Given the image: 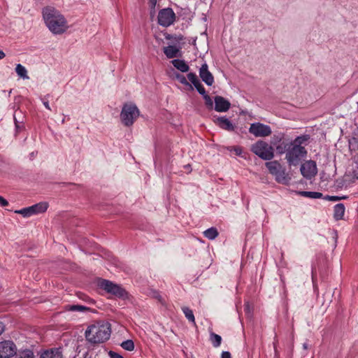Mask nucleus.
Returning a JSON list of instances; mask_svg holds the SVG:
<instances>
[{"instance_id": "nucleus-1", "label": "nucleus", "mask_w": 358, "mask_h": 358, "mask_svg": "<svg viewBox=\"0 0 358 358\" xmlns=\"http://www.w3.org/2000/svg\"><path fill=\"white\" fill-rule=\"evenodd\" d=\"M43 17L49 30L54 34H62L67 29V21L64 15L52 6H46L42 10Z\"/></svg>"}, {"instance_id": "nucleus-2", "label": "nucleus", "mask_w": 358, "mask_h": 358, "mask_svg": "<svg viewBox=\"0 0 358 358\" xmlns=\"http://www.w3.org/2000/svg\"><path fill=\"white\" fill-rule=\"evenodd\" d=\"M110 334V324L108 322L97 323L88 327L85 338L90 343L96 344L108 341Z\"/></svg>"}, {"instance_id": "nucleus-3", "label": "nucleus", "mask_w": 358, "mask_h": 358, "mask_svg": "<svg viewBox=\"0 0 358 358\" xmlns=\"http://www.w3.org/2000/svg\"><path fill=\"white\" fill-rule=\"evenodd\" d=\"M266 167L269 173L275 177L277 182L287 185L289 184L291 177L286 172V169L283 167L277 160L266 162Z\"/></svg>"}, {"instance_id": "nucleus-4", "label": "nucleus", "mask_w": 358, "mask_h": 358, "mask_svg": "<svg viewBox=\"0 0 358 358\" xmlns=\"http://www.w3.org/2000/svg\"><path fill=\"white\" fill-rule=\"evenodd\" d=\"M140 115L137 106L131 103H125L120 113V119L124 126H131Z\"/></svg>"}, {"instance_id": "nucleus-5", "label": "nucleus", "mask_w": 358, "mask_h": 358, "mask_svg": "<svg viewBox=\"0 0 358 358\" xmlns=\"http://www.w3.org/2000/svg\"><path fill=\"white\" fill-rule=\"evenodd\" d=\"M307 151L304 147H298L289 143L285 159L289 166L299 165L306 157Z\"/></svg>"}, {"instance_id": "nucleus-6", "label": "nucleus", "mask_w": 358, "mask_h": 358, "mask_svg": "<svg viewBox=\"0 0 358 358\" xmlns=\"http://www.w3.org/2000/svg\"><path fill=\"white\" fill-rule=\"evenodd\" d=\"M251 151L264 160H271L274 157L273 146L262 140L252 145Z\"/></svg>"}, {"instance_id": "nucleus-7", "label": "nucleus", "mask_w": 358, "mask_h": 358, "mask_svg": "<svg viewBox=\"0 0 358 358\" xmlns=\"http://www.w3.org/2000/svg\"><path fill=\"white\" fill-rule=\"evenodd\" d=\"M99 286L107 293L113 294L116 297L126 299L128 296L127 292L123 287L108 280H101L99 282Z\"/></svg>"}, {"instance_id": "nucleus-8", "label": "nucleus", "mask_w": 358, "mask_h": 358, "mask_svg": "<svg viewBox=\"0 0 358 358\" xmlns=\"http://www.w3.org/2000/svg\"><path fill=\"white\" fill-rule=\"evenodd\" d=\"M176 15L171 8L159 10L157 15V22L163 27H168L176 21Z\"/></svg>"}, {"instance_id": "nucleus-9", "label": "nucleus", "mask_w": 358, "mask_h": 358, "mask_svg": "<svg viewBox=\"0 0 358 358\" xmlns=\"http://www.w3.org/2000/svg\"><path fill=\"white\" fill-rule=\"evenodd\" d=\"M48 205L46 202H40L31 206L15 210V213L22 215L24 217H29L33 215L44 213L47 210Z\"/></svg>"}, {"instance_id": "nucleus-10", "label": "nucleus", "mask_w": 358, "mask_h": 358, "mask_svg": "<svg viewBox=\"0 0 358 358\" xmlns=\"http://www.w3.org/2000/svg\"><path fill=\"white\" fill-rule=\"evenodd\" d=\"M16 345L11 341L0 342V358H10L16 355Z\"/></svg>"}, {"instance_id": "nucleus-11", "label": "nucleus", "mask_w": 358, "mask_h": 358, "mask_svg": "<svg viewBox=\"0 0 358 358\" xmlns=\"http://www.w3.org/2000/svg\"><path fill=\"white\" fill-rule=\"evenodd\" d=\"M249 132L256 137H265L271 135V129L268 125L256 122L250 124Z\"/></svg>"}, {"instance_id": "nucleus-12", "label": "nucleus", "mask_w": 358, "mask_h": 358, "mask_svg": "<svg viewBox=\"0 0 358 358\" xmlns=\"http://www.w3.org/2000/svg\"><path fill=\"white\" fill-rule=\"evenodd\" d=\"M302 176L308 179H310L314 177L317 173V165L315 161L308 160L304 164H302L300 168Z\"/></svg>"}, {"instance_id": "nucleus-13", "label": "nucleus", "mask_w": 358, "mask_h": 358, "mask_svg": "<svg viewBox=\"0 0 358 358\" xmlns=\"http://www.w3.org/2000/svg\"><path fill=\"white\" fill-rule=\"evenodd\" d=\"M215 110L217 112H227L231 107V103L221 96H215Z\"/></svg>"}, {"instance_id": "nucleus-14", "label": "nucleus", "mask_w": 358, "mask_h": 358, "mask_svg": "<svg viewBox=\"0 0 358 358\" xmlns=\"http://www.w3.org/2000/svg\"><path fill=\"white\" fill-rule=\"evenodd\" d=\"M199 76L201 80L208 86H211L214 83V77L208 71V66L206 63L202 64L199 69Z\"/></svg>"}, {"instance_id": "nucleus-15", "label": "nucleus", "mask_w": 358, "mask_h": 358, "mask_svg": "<svg viewBox=\"0 0 358 358\" xmlns=\"http://www.w3.org/2000/svg\"><path fill=\"white\" fill-rule=\"evenodd\" d=\"M214 122L220 128L228 131H233L236 128V126L225 116L217 117L214 120Z\"/></svg>"}, {"instance_id": "nucleus-16", "label": "nucleus", "mask_w": 358, "mask_h": 358, "mask_svg": "<svg viewBox=\"0 0 358 358\" xmlns=\"http://www.w3.org/2000/svg\"><path fill=\"white\" fill-rule=\"evenodd\" d=\"M64 309L67 311L71 312H96L94 310L89 307L79 304H69L64 306Z\"/></svg>"}, {"instance_id": "nucleus-17", "label": "nucleus", "mask_w": 358, "mask_h": 358, "mask_svg": "<svg viewBox=\"0 0 358 358\" xmlns=\"http://www.w3.org/2000/svg\"><path fill=\"white\" fill-rule=\"evenodd\" d=\"M41 358H63L60 348H54L45 350L41 355Z\"/></svg>"}, {"instance_id": "nucleus-18", "label": "nucleus", "mask_w": 358, "mask_h": 358, "mask_svg": "<svg viewBox=\"0 0 358 358\" xmlns=\"http://www.w3.org/2000/svg\"><path fill=\"white\" fill-rule=\"evenodd\" d=\"M171 63L175 68L182 73H186L189 69L188 64L182 59H175L171 61Z\"/></svg>"}, {"instance_id": "nucleus-19", "label": "nucleus", "mask_w": 358, "mask_h": 358, "mask_svg": "<svg viewBox=\"0 0 358 358\" xmlns=\"http://www.w3.org/2000/svg\"><path fill=\"white\" fill-rule=\"evenodd\" d=\"M179 52V49L174 45H169L164 48V53L169 59L178 57Z\"/></svg>"}, {"instance_id": "nucleus-20", "label": "nucleus", "mask_w": 358, "mask_h": 358, "mask_svg": "<svg viewBox=\"0 0 358 358\" xmlns=\"http://www.w3.org/2000/svg\"><path fill=\"white\" fill-rule=\"evenodd\" d=\"M345 209V206L343 203H338L334 206V217L335 220H340L343 218Z\"/></svg>"}, {"instance_id": "nucleus-21", "label": "nucleus", "mask_w": 358, "mask_h": 358, "mask_svg": "<svg viewBox=\"0 0 358 358\" xmlns=\"http://www.w3.org/2000/svg\"><path fill=\"white\" fill-rule=\"evenodd\" d=\"M349 147L350 150H358V129L352 134V137L349 140Z\"/></svg>"}, {"instance_id": "nucleus-22", "label": "nucleus", "mask_w": 358, "mask_h": 358, "mask_svg": "<svg viewBox=\"0 0 358 358\" xmlns=\"http://www.w3.org/2000/svg\"><path fill=\"white\" fill-rule=\"evenodd\" d=\"M297 194L310 199H320L322 197V194L318 192L299 191Z\"/></svg>"}, {"instance_id": "nucleus-23", "label": "nucleus", "mask_w": 358, "mask_h": 358, "mask_svg": "<svg viewBox=\"0 0 358 358\" xmlns=\"http://www.w3.org/2000/svg\"><path fill=\"white\" fill-rule=\"evenodd\" d=\"M310 138L309 135H302L300 136H297L294 141L290 142L289 143L298 147H303L301 145L307 142Z\"/></svg>"}, {"instance_id": "nucleus-24", "label": "nucleus", "mask_w": 358, "mask_h": 358, "mask_svg": "<svg viewBox=\"0 0 358 358\" xmlns=\"http://www.w3.org/2000/svg\"><path fill=\"white\" fill-rule=\"evenodd\" d=\"M218 234L219 233L217 229L215 227H210L203 231L204 236L209 240H214L216 237H217Z\"/></svg>"}, {"instance_id": "nucleus-25", "label": "nucleus", "mask_w": 358, "mask_h": 358, "mask_svg": "<svg viewBox=\"0 0 358 358\" xmlns=\"http://www.w3.org/2000/svg\"><path fill=\"white\" fill-rule=\"evenodd\" d=\"M182 310L184 315H185L186 318L188 320V321L195 325L196 322L193 311L189 308L186 306L182 307Z\"/></svg>"}, {"instance_id": "nucleus-26", "label": "nucleus", "mask_w": 358, "mask_h": 358, "mask_svg": "<svg viewBox=\"0 0 358 358\" xmlns=\"http://www.w3.org/2000/svg\"><path fill=\"white\" fill-rule=\"evenodd\" d=\"M210 341L214 348H218L221 345L222 337L220 335L212 332L210 334Z\"/></svg>"}, {"instance_id": "nucleus-27", "label": "nucleus", "mask_w": 358, "mask_h": 358, "mask_svg": "<svg viewBox=\"0 0 358 358\" xmlns=\"http://www.w3.org/2000/svg\"><path fill=\"white\" fill-rule=\"evenodd\" d=\"M15 355V358H35L33 351L27 349L16 352Z\"/></svg>"}, {"instance_id": "nucleus-28", "label": "nucleus", "mask_w": 358, "mask_h": 358, "mask_svg": "<svg viewBox=\"0 0 358 358\" xmlns=\"http://www.w3.org/2000/svg\"><path fill=\"white\" fill-rule=\"evenodd\" d=\"M15 71L20 77H21L24 79L29 78V76H27V71L25 69V67L24 66H22V64H17V66L15 67Z\"/></svg>"}, {"instance_id": "nucleus-29", "label": "nucleus", "mask_w": 358, "mask_h": 358, "mask_svg": "<svg viewBox=\"0 0 358 358\" xmlns=\"http://www.w3.org/2000/svg\"><path fill=\"white\" fill-rule=\"evenodd\" d=\"M120 346L125 350L127 351H133L134 350L135 345L134 343L132 340L128 339L127 341H123Z\"/></svg>"}, {"instance_id": "nucleus-30", "label": "nucleus", "mask_w": 358, "mask_h": 358, "mask_svg": "<svg viewBox=\"0 0 358 358\" xmlns=\"http://www.w3.org/2000/svg\"><path fill=\"white\" fill-rule=\"evenodd\" d=\"M289 145V143H286L285 141H282L280 143H279L278 145H277L275 146V148H276V150L277 152L282 155L285 152L287 153V148Z\"/></svg>"}, {"instance_id": "nucleus-31", "label": "nucleus", "mask_w": 358, "mask_h": 358, "mask_svg": "<svg viewBox=\"0 0 358 358\" xmlns=\"http://www.w3.org/2000/svg\"><path fill=\"white\" fill-rule=\"evenodd\" d=\"M175 78H176V79H177V80H178L181 84H183V85H185L189 86V88H190L191 90H193L192 86L189 83V82L187 80L186 78H185L183 75H182V74H180V73H176L175 74Z\"/></svg>"}, {"instance_id": "nucleus-32", "label": "nucleus", "mask_w": 358, "mask_h": 358, "mask_svg": "<svg viewBox=\"0 0 358 358\" xmlns=\"http://www.w3.org/2000/svg\"><path fill=\"white\" fill-rule=\"evenodd\" d=\"M203 98L205 101V104L208 109L212 110L213 108V101L210 96L206 94V92L204 94V95H202Z\"/></svg>"}, {"instance_id": "nucleus-33", "label": "nucleus", "mask_w": 358, "mask_h": 358, "mask_svg": "<svg viewBox=\"0 0 358 358\" xmlns=\"http://www.w3.org/2000/svg\"><path fill=\"white\" fill-rule=\"evenodd\" d=\"M282 138L283 135L281 134H279L278 135H273V136L271 139V145L276 146L277 145L282 142Z\"/></svg>"}, {"instance_id": "nucleus-34", "label": "nucleus", "mask_w": 358, "mask_h": 358, "mask_svg": "<svg viewBox=\"0 0 358 358\" xmlns=\"http://www.w3.org/2000/svg\"><path fill=\"white\" fill-rule=\"evenodd\" d=\"M194 87L196 89L197 92L201 95H204V94L206 92L204 87L201 83L200 80H199L195 85H194Z\"/></svg>"}, {"instance_id": "nucleus-35", "label": "nucleus", "mask_w": 358, "mask_h": 358, "mask_svg": "<svg viewBox=\"0 0 358 358\" xmlns=\"http://www.w3.org/2000/svg\"><path fill=\"white\" fill-rule=\"evenodd\" d=\"M187 78L193 85L199 80L197 76L194 73H189L187 74Z\"/></svg>"}, {"instance_id": "nucleus-36", "label": "nucleus", "mask_w": 358, "mask_h": 358, "mask_svg": "<svg viewBox=\"0 0 358 358\" xmlns=\"http://www.w3.org/2000/svg\"><path fill=\"white\" fill-rule=\"evenodd\" d=\"M352 182L358 180V169H354L352 172Z\"/></svg>"}, {"instance_id": "nucleus-37", "label": "nucleus", "mask_w": 358, "mask_h": 358, "mask_svg": "<svg viewBox=\"0 0 358 358\" xmlns=\"http://www.w3.org/2000/svg\"><path fill=\"white\" fill-rule=\"evenodd\" d=\"M109 355L110 358H124L121 355L113 351H110Z\"/></svg>"}, {"instance_id": "nucleus-38", "label": "nucleus", "mask_w": 358, "mask_h": 358, "mask_svg": "<svg viewBox=\"0 0 358 358\" xmlns=\"http://www.w3.org/2000/svg\"><path fill=\"white\" fill-rule=\"evenodd\" d=\"M0 205L3 207L7 206L8 205V201L1 196H0Z\"/></svg>"}, {"instance_id": "nucleus-39", "label": "nucleus", "mask_w": 358, "mask_h": 358, "mask_svg": "<svg viewBox=\"0 0 358 358\" xmlns=\"http://www.w3.org/2000/svg\"><path fill=\"white\" fill-rule=\"evenodd\" d=\"M221 358H231V353L228 351H223L221 355Z\"/></svg>"}, {"instance_id": "nucleus-40", "label": "nucleus", "mask_w": 358, "mask_h": 358, "mask_svg": "<svg viewBox=\"0 0 358 358\" xmlns=\"http://www.w3.org/2000/svg\"><path fill=\"white\" fill-rule=\"evenodd\" d=\"M150 8L155 12V6L157 4V0H149Z\"/></svg>"}, {"instance_id": "nucleus-41", "label": "nucleus", "mask_w": 358, "mask_h": 358, "mask_svg": "<svg viewBox=\"0 0 358 358\" xmlns=\"http://www.w3.org/2000/svg\"><path fill=\"white\" fill-rule=\"evenodd\" d=\"M327 198L329 201H338L341 199V197L337 196H327Z\"/></svg>"}, {"instance_id": "nucleus-42", "label": "nucleus", "mask_w": 358, "mask_h": 358, "mask_svg": "<svg viewBox=\"0 0 358 358\" xmlns=\"http://www.w3.org/2000/svg\"><path fill=\"white\" fill-rule=\"evenodd\" d=\"M14 121H15V127H16V128L18 129L20 128V124L22 123V122H19V121L17 120V117H16V113L14 114Z\"/></svg>"}, {"instance_id": "nucleus-43", "label": "nucleus", "mask_w": 358, "mask_h": 358, "mask_svg": "<svg viewBox=\"0 0 358 358\" xmlns=\"http://www.w3.org/2000/svg\"><path fill=\"white\" fill-rule=\"evenodd\" d=\"M234 152H235L236 155H241V153H242V150L239 147H234Z\"/></svg>"}, {"instance_id": "nucleus-44", "label": "nucleus", "mask_w": 358, "mask_h": 358, "mask_svg": "<svg viewBox=\"0 0 358 358\" xmlns=\"http://www.w3.org/2000/svg\"><path fill=\"white\" fill-rule=\"evenodd\" d=\"M43 103L44 106H45L47 109H48V110H51V108H50V105H49V103H48V101L47 99H44L43 100Z\"/></svg>"}, {"instance_id": "nucleus-45", "label": "nucleus", "mask_w": 358, "mask_h": 358, "mask_svg": "<svg viewBox=\"0 0 358 358\" xmlns=\"http://www.w3.org/2000/svg\"><path fill=\"white\" fill-rule=\"evenodd\" d=\"M84 297L81 298L80 296H79L80 299H83V300H85V301H87L90 303H94V301L93 299H91L90 298H88L87 296L83 295Z\"/></svg>"}, {"instance_id": "nucleus-46", "label": "nucleus", "mask_w": 358, "mask_h": 358, "mask_svg": "<svg viewBox=\"0 0 358 358\" xmlns=\"http://www.w3.org/2000/svg\"><path fill=\"white\" fill-rule=\"evenodd\" d=\"M5 327L3 322H0V335L4 331Z\"/></svg>"}, {"instance_id": "nucleus-47", "label": "nucleus", "mask_w": 358, "mask_h": 358, "mask_svg": "<svg viewBox=\"0 0 358 358\" xmlns=\"http://www.w3.org/2000/svg\"><path fill=\"white\" fill-rule=\"evenodd\" d=\"M165 38L167 40H171V39L173 38V36L171 34H167L165 35Z\"/></svg>"}, {"instance_id": "nucleus-48", "label": "nucleus", "mask_w": 358, "mask_h": 358, "mask_svg": "<svg viewBox=\"0 0 358 358\" xmlns=\"http://www.w3.org/2000/svg\"><path fill=\"white\" fill-rule=\"evenodd\" d=\"M155 297L157 298L159 301L162 302V297H161V296L159 295V293H155Z\"/></svg>"}, {"instance_id": "nucleus-49", "label": "nucleus", "mask_w": 358, "mask_h": 358, "mask_svg": "<svg viewBox=\"0 0 358 358\" xmlns=\"http://www.w3.org/2000/svg\"><path fill=\"white\" fill-rule=\"evenodd\" d=\"M5 56H6L5 53L2 50H0V59L4 58Z\"/></svg>"}, {"instance_id": "nucleus-50", "label": "nucleus", "mask_w": 358, "mask_h": 358, "mask_svg": "<svg viewBox=\"0 0 358 358\" xmlns=\"http://www.w3.org/2000/svg\"><path fill=\"white\" fill-rule=\"evenodd\" d=\"M85 358H86V357H85Z\"/></svg>"}]
</instances>
